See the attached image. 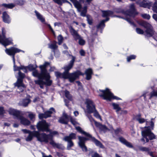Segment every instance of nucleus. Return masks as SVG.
<instances>
[{"label":"nucleus","mask_w":157,"mask_h":157,"mask_svg":"<svg viewBox=\"0 0 157 157\" xmlns=\"http://www.w3.org/2000/svg\"><path fill=\"white\" fill-rule=\"evenodd\" d=\"M49 64V63L45 62L43 65L40 66L41 69L40 73L38 72V71L35 70L32 72L33 75L38 78V80L34 81L35 83L39 85L42 89L44 88V85L50 86L52 83V81L50 79V76L46 68V66Z\"/></svg>","instance_id":"obj_1"},{"label":"nucleus","mask_w":157,"mask_h":157,"mask_svg":"<svg viewBox=\"0 0 157 157\" xmlns=\"http://www.w3.org/2000/svg\"><path fill=\"white\" fill-rule=\"evenodd\" d=\"M118 12L122 13L126 17L125 18H124L119 16H116V17L123 18L127 21L131 25H134V23L132 21L131 18L132 17H134L138 13L136 11L135 6L134 4H132L130 5L129 10L125 11L124 10H122Z\"/></svg>","instance_id":"obj_2"},{"label":"nucleus","mask_w":157,"mask_h":157,"mask_svg":"<svg viewBox=\"0 0 157 157\" xmlns=\"http://www.w3.org/2000/svg\"><path fill=\"white\" fill-rule=\"evenodd\" d=\"M6 52L9 56H12L13 58V62L14 64V71H19L21 69L23 70V71L25 72H26V69L25 67H17L15 65V55L16 53L19 52H24L16 48L12 47L6 49L5 50Z\"/></svg>","instance_id":"obj_3"},{"label":"nucleus","mask_w":157,"mask_h":157,"mask_svg":"<svg viewBox=\"0 0 157 157\" xmlns=\"http://www.w3.org/2000/svg\"><path fill=\"white\" fill-rule=\"evenodd\" d=\"M10 114L13 115L15 118L20 121L21 124L24 125H29L30 124V121L24 117L20 115V111L12 108H10L9 110Z\"/></svg>","instance_id":"obj_4"},{"label":"nucleus","mask_w":157,"mask_h":157,"mask_svg":"<svg viewBox=\"0 0 157 157\" xmlns=\"http://www.w3.org/2000/svg\"><path fill=\"white\" fill-rule=\"evenodd\" d=\"M85 103L86 105L88 113H94L95 117L101 120V116L95 109V105L93 102L90 99H86Z\"/></svg>","instance_id":"obj_5"},{"label":"nucleus","mask_w":157,"mask_h":157,"mask_svg":"<svg viewBox=\"0 0 157 157\" xmlns=\"http://www.w3.org/2000/svg\"><path fill=\"white\" fill-rule=\"evenodd\" d=\"M72 57V59L70 61L69 63L67 65H66L63 67L64 71L63 73H61L59 72H56L55 75L56 77L57 78H61L65 79L67 78L66 75V71H69L73 67L75 61V57L71 56Z\"/></svg>","instance_id":"obj_6"},{"label":"nucleus","mask_w":157,"mask_h":157,"mask_svg":"<svg viewBox=\"0 0 157 157\" xmlns=\"http://www.w3.org/2000/svg\"><path fill=\"white\" fill-rule=\"evenodd\" d=\"M76 129L80 133L83 134L88 137L90 138L91 141L94 142L95 145L100 147L104 148V146L102 144L99 140L96 139L94 137H93L90 134L83 131L81 128L78 126L76 127Z\"/></svg>","instance_id":"obj_7"},{"label":"nucleus","mask_w":157,"mask_h":157,"mask_svg":"<svg viewBox=\"0 0 157 157\" xmlns=\"http://www.w3.org/2000/svg\"><path fill=\"white\" fill-rule=\"evenodd\" d=\"M140 25L147 29L145 31L146 35L147 36H153L154 37L155 36H157V34L153 31V28L151 25L147 22L142 21Z\"/></svg>","instance_id":"obj_8"},{"label":"nucleus","mask_w":157,"mask_h":157,"mask_svg":"<svg viewBox=\"0 0 157 157\" xmlns=\"http://www.w3.org/2000/svg\"><path fill=\"white\" fill-rule=\"evenodd\" d=\"M36 137L37 140L41 142H44L46 143L48 142V140L51 139L52 137L50 135L46 134L45 133H40L38 131L36 132Z\"/></svg>","instance_id":"obj_9"},{"label":"nucleus","mask_w":157,"mask_h":157,"mask_svg":"<svg viewBox=\"0 0 157 157\" xmlns=\"http://www.w3.org/2000/svg\"><path fill=\"white\" fill-rule=\"evenodd\" d=\"M76 139V134L73 133L70 134L69 136H65L63 138V140L68 142L67 146V149L68 150H70L71 148L74 146V143L71 140Z\"/></svg>","instance_id":"obj_10"},{"label":"nucleus","mask_w":157,"mask_h":157,"mask_svg":"<svg viewBox=\"0 0 157 157\" xmlns=\"http://www.w3.org/2000/svg\"><path fill=\"white\" fill-rule=\"evenodd\" d=\"M150 128V127L149 126L148 128ZM151 130L150 129H146L141 132L142 135L143 137L145 138L146 142H148L149 141V140L147 138V136L148 137L150 140H152L155 139L156 136L151 132Z\"/></svg>","instance_id":"obj_11"},{"label":"nucleus","mask_w":157,"mask_h":157,"mask_svg":"<svg viewBox=\"0 0 157 157\" xmlns=\"http://www.w3.org/2000/svg\"><path fill=\"white\" fill-rule=\"evenodd\" d=\"M70 0L73 2L75 7L77 9L78 11L80 12V15L82 17H85L87 12V7L85 6L82 8L80 4L77 0Z\"/></svg>","instance_id":"obj_12"},{"label":"nucleus","mask_w":157,"mask_h":157,"mask_svg":"<svg viewBox=\"0 0 157 157\" xmlns=\"http://www.w3.org/2000/svg\"><path fill=\"white\" fill-rule=\"evenodd\" d=\"M36 126L39 131L48 132L49 131L48 124L44 120L39 121L37 123Z\"/></svg>","instance_id":"obj_13"},{"label":"nucleus","mask_w":157,"mask_h":157,"mask_svg":"<svg viewBox=\"0 0 157 157\" xmlns=\"http://www.w3.org/2000/svg\"><path fill=\"white\" fill-rule=\"evenodd\" d=\"M6 30L4 28L2 29V37L0 35V43L5 46L12 44V40L10 38H6L5 37Z\"/></svg>","instance_id":"obj_14"},{"label":"nucleus","mask_w":157,"mask_h":157,"mask_svg":"<svg viewBox=\"0 0 157 157\" xmlns=\"http://www.w3.org/2000/svg\"><path fill=\"white\" fill-rule=\"evenodd\" d=\"M102 13V16L106 18L105 20H102L98 25V28H103L104 27L105 22L108 21L109 19L108 17L109 16L112 17L113 13V12L110 11H103Z\"/></svg>","instance_id":"obj_15"},{"label":"nucleus","mask_w":157,"mask_h":157,"mask_svg":"<svg viewBox=\"0 0 157 157\" xmlns=\"http://www.w3.org/2000/svg\"><path fill=\"white\" fill-rule=\"evenodd\" d=\"M69 71H66V75L67 77L65 78V79L68 78L69 81L71 82H73L75 79H77L80 75H82L81 72L79 71L71 73H69Z\"/></svg>","instance_id":"obj_16"},{"label":"nucleus","mask_w":157,"mask_h":157,"mask_svg":"<svg viewBox=\"0 0 157 157\" xmlns=\"http://www.w3.org/2000/svg\"><path fill=\"white\" fill-rule=\"evenodd\" d=\"M53 112H56L55 109L53 107L50 108L49 109L44 112V113H39V117L40 119H42L43 118H47L51 117V115Z\"/></svg>","instance_id":"obj_17"},{"label":"nucleus","mask_w":157,"mask_h":157,"mask_svg":"<svg viewBox=\"0 0 157 157\" xmlns=\"http://www.w3.org/2000/svg\"><path fill=\"white\" fill-rule=\"evenodd\" d=\"M100 91L103 94L101 97H103L104 98H117L108 88L105 90H100Z\"/></svg>","instance_id":"obj_18"},{"label":"nucleus","mask_w":157,"mask_h":157,"mask_svg":"<svg viewBox=\"0 0 157 157\" xmlns=\"http://www.w3.org/2000/svg\"><path fill=\"white\" fill-rule=\"evenodd\" d=\"M119 141L122 144H124L127 147L130 148H133V146L128 141L124 138L121 137L119 138Z\"/></svg>","instance_id":"obj_19"},{"label":"nucleus","mask_w":157,"mask_h":157,"mask_svg":"<svg viewBox=\"0 0 157 157\" xmlns=\"http://www.w3.org/2000/svg\"><path fill=\"white\" fill-rule=\"evenodd\" d=\"M136 3L139 5L140 7L144 8H147L150 9L152 5V3L151 2H146V1L140 2H137Z\"/></svg>","instance_id":"obj_20"},{"label":"nucleus","mask_w":157,"mask_h":157,"mask_svg":"<svg viewBox=\"0 0 157 157\" xmlns=\"http://www.w3.org/2000/svg\"><path fill=\"white\" fill-rule=\"evenodd\" d=\"M50 144L53 147H56L57 148L63 150L64 149V147L61 144L56 143L53 140H52L50 142Z\"/></svg>","instance_id":"obj_21"},{"label":"nucleus","mask_w":157,"mask_h":157,"mask_svg":"<svg viewBox=\"0 0 157 157\" xmlns=\"http://www.w3.org/2000/svg\"><path fill=\"white\" fill-rule=\"evenodd\" d=\"M2 18L3 21L5 23H9L10 22L9 16L6 12H3L2 13Z\"/></svg>","instance_id":"obj_22"},{"label":"nucleus","mask_w":157,"mask_h":157,"mask_svg":"<svg viewBox=\"0 0 157 157\" xmlns=\"http://www.w3.org/2000/svg\"><path fill=\"white\" fill-rule=\"evenodd\" d=\"M36 131H34L31 132V133L29 134V135L25 138L26 141L27 142L30 141L32 140L33 137H36V135H35V134H36Z\"/></svg>","instance_id":"obj_23"},{"label":"nucleus","mask_w":157,"mask_h":157,"mask_svg":"<svg viewBox=\"0 0 157 157\" xmlns=\"http://www.w3.org/2000/svg\"><path fill=\"white\" fill-rule=\"evenodd\" d=\"M15 86L17 87L18 88H20L21 87H22L23 88H25V86L22 83V80L20 79V78H17V82L14 83Z\"/></svg>","instance_id":"obj_24"},{"label":"nucleus","mask_w":157,"mask_h":157,"mask_svg":"<svg viewBox=\"0 0 157 157\" xmlns=\"http://www.w3.org/2000/svg\"><path fill=\"white\" fill-rule=\"evenodd\" d=\"M70 32L71 34L73 36L74 39L76 40H77V38L80 36V35L78 34L77 32L74 29L71 28L70 29Z\"/></svg>","instance_id":"obj_25"},{"label":"nucleus","mask_w":157,"mask_h":157,"mask_svg":"<svg viewBox=\"0 0 157 157\" xmlns=\"http://www.w3.org/2000/svg\"><path fill=\"white\" fill-rule=\"evenodd\" d=\"M145 122L146 126H145V128H146V129H149L148 128L149 126L150 127V129L153 130L154 129V123L152 121H151V122H149L147 121L146 120Z\"/></svg>","instance_id":"obj_26"},{"label":"nucleus","mask_w":157,"mask_h":157,"mask_svg":"<svg viewBox=\"0 0 157 157\" xmlns=\"http://www.w3.org/2000/svg\"><path fill=\"white\" fill-rule=\"evenodd\" d=\"M30 102V99H23L22 101L20 102L19 103V105H23L24 106L26 107Z\"/></svg>","instance_id":"obj_27"},{"label":"nucleus","mask_w":157,"mask_h":157,"mask_svg":"<svg viewBox=\"0 0 157 157\" xmlns=\"http://www.w3.org/2000/svg\"><path fill=\"white\" fill-rule=\"evenodd\" d=\"M136 120L138 121L139 123L142 124L146 121V119L141 117V115L139 114L135 117Z\"/></svg>","instance_id":"obj_28"},{"label":"nucleus","mask_w":157,"mask_h":157,"mask_svg":"<svg viewBox=\"0 0 157 157\" xmlns=\"http://www.w3.org/2000/svg\"><path fill=\"white\" fill-rule=\"evenodd\" d=\"M85 73L86 75V79L87 80L90 79L92 74V70L90 68L87 69L85 71Z\"/></svg>","instance_id":"obj_29"},{"label":"nucleus","mask_w":157,"mask_h":157,"mask_svg":"<svg viewBox=\"0 0 157 157\" xmlns=\"http://www.w3.org/2000/svg\"><path fill=\"white\" fill-rule=\"evenodd\" d=\"M78 145L82 149L83 151L86 152L87 151V147L85 145V143L79 140Z\"/></svg>","instance_id":"obj_30"},{"label":"nucleus","mask_w":157,"mask_h":157,"mask_svg":"<svg viewBox=\"0 0 157 157\" xmlns=\"http://www.w3.org/2000/svg\"><path fill=\"white\" fill-rule=\"evenodd\" d=\"M98 126L100 130L102 131L105 132L109 130V129L105 125H102L100 123H98Z\"/></svg>","instance_id":"obj_31"},{"label":"nucleus","mask_w":157,"mask_h":157,"mask_svg":"<svg viewBox=\"0 0 157 157\" xmlns=\"http://www.w3.org/2000/svg\"><path fill=\"white\" fill-rule=\"evenodd\" d=\"M15 4L13 3H10L9 4H3L1 5L0 6H4V7L8 8V9H12L15 6Z\"/></svg>","instance_id":"obj_32"},{"label":"nucleus","mask_w":157,"mask_h":157,"mask_svg":"<svg viewBox=\"0 0 157 157\" xmlns=\"http://www.w3.org/2000/svg\"><path fill=\"white\" fill-rule=\"evenodd\" d=\"M57 42L56 41H54L51 44H48V48L53 50H55L57 49L58 48V46L57 45Z\"/></svg>","instance_id":"obj_33"},{"label":"nucleus","mask_w":157,"mask_h":157,"mask_svg":"<svg viewBox=\"0 0 157 157\" xmlns=\"http://www.w3.org/2000/svg\"><path fill=\"white\" fill-rule=\"evenodd\" d=\"M35 12L38 19L40 20L42 22L45 21L44 18L42 16L41 14L36 10L35 11Z\"/></svg>","instance_id":"obj_34"},{"label":"nucleus","mask_w":157,"mask_h":157,"mask_svg":"<svg viewBox=\"0 0 157 157\" xmlns=\"http://www.w3.org/2000/svg\"><path fill=\"white\" fill-rule=\"evenodd\" d=\"M112 105L113 107V109L116 110V112L117 113H118L121 109V108L119 107V105L117 104L113 103H112Z\"/></svg>","instance_id":"obj_35"},{"label":"nucleus","mask_w":157,"mask_h":157,"mask_svg":"<svg viewBox=\"0 0 157 157\" xmlns=\"http://www.w3.org/2000/svg\"><path fill=\"white\" fill-rule=\"evenodd\" d=\"M37 67V66L36 65H34L32 64H30L27 67H25L26 69V72H27V69H28L30 71H34Z\"/></svg>","instance_id":"obj_36"},{"label":"nucleus","mask_w":157,"mask_h":157,"mask_svg":"<svg viewBox=\"0 0 157 157\" xmlns=\"http://www.w3.org/2000/svg\"><path fill=\"white\" fill-rule=\"evenodd\" d=\"M68 121L67 120L63 117H60L58 120V122L62 124H68Z\"/></svg>","instance_id":"obj_37"},{"label":"nucleus","mask_w":157,"mask_h":157,"mask_svg":"<svg viewBox=\"0 0 157 157\" xmlns=\"http://www.w3.org/2000/svg\"><path fill=\"white\" fill-rule=\"evenodd\" d=\"M138 148L139 150L140 151H145L147 153L149 151H150V149L149 147L139 146Z\"/></svg>","instance_id":"obj_38"},{"label":"nucleus","mask_w":157,"mask_h":157,"mask_svg":"<svg viewBox=\"0 0 157 157\" xmlns=\"http://www.w3.org/2000/svg\"><path fill=\"white\" fill-rule=\"evenodd\" d=\"M54 2L59 5H61L65 2L70 3L67 0H54Z\"/></svg>","instance_id":"obj_39"},{"label":"nucleus","mask_w":157,"mask_h":157,"mask_svg":"<svg viewBox=\"0 0 157 157\" xmlns=\"http://www.w3.org/2000/svg\"><path fill=\"white\" fill-rule=\"evenodd\" d=\"M77 40H78V43L81 45H83L85 44V41L80 36L79 37L77 38Z\"/></svg>","instance_id":"obj_40"},{"label":"nucleus","mask_w":157,"mask_h":157,"mask_svg":"<svg viewBox=\"0 0 157 157\" xmlns=\"http://www.w3.org/2000/svg\"><path fill=\"white\" fill-rule=\"evenodd\" d=\"M79 140L85 143L86 141L90 140V139L87 138L85 137L80 136H78Z\"/></svg>","instance_id":"obj_41"},{"label":"nucleus","mask_w":157,"mask_h":157,"mask_svg":"<svg viewBox=\"0 0 157 157\" xmlns=\"http://www.w3.org/2000/svg\"><path fill=\"white\" fill-rule=\"evenodd\" d=\"M153 11L157 13V0H156L152 6Z\"/></svg>","instance_id":"obj_42"},{"label":"nucleus","mask_w":157,"mask_h":157,"mask_svg":"<svg viewBox=\"0 0 157 157\" xmlns=\"http://www.w3.org/2000/svg\"><path fill=\"white\" fill-rule=\"evenodd\" d=\"M153 11L157 13V0H156L152 6Z\"/></svg>","instance_id":"obj_43"},{"label":"nucleus","mask_w":157,"mask_h":157,"mask_svg":"<svg viewBox=\"0 0 157 157\" xmlns=\"http://www.w3.org/2000/svg\"><path fill=\"white\" fill-rule=\"evenodd\" d=\"M58 44L59 45L61 44L63 40V37L61 35H59L58 36Z\"/></svg>","instance_id":"obj_44"},{"label":"nucleus","mask_w":157,"mask_h":157,"mask_svg":"<svg viewBox=\"0 0 157 157\" xmlns=\"http://www.w3.org/2000/svg\"><path fill=\"white\" fill-rule=\"evenodd\" d=\"M25 2L23 0H17L15 1V4L21 6L24 4Z\"/></svg>","instance_id":"obj_45"},{"label":"nucleus","mask_w":157,"mask_h":157,"mask_svg":"<svg viewBox=\"0 0 157 157\" xmlns=\"http://www.w3.org/2000/svg\"><path fill=\"white\" fill-rule=\"evenodd\" d=\"M121 129L119 128L114 130V133L116 135L118 136V134L121 133Z\"/></svg>","instance_id":"obj_46"},{"label":"nucleus","mask_w":157,"mask_h":157,"mask_svg":"<svg viewBox=\"0 0 157 157\" xmlns=\"http://www.w3.org/2000/svg\"><path fill=\"white\" fill-rule=\"evenodd\" d=\"M58 134V132L56 131H53L52 132H51L49 134H48V135H50L51 137V139H50V140L52 141V140H53V136L54 135H57Z\"/></svg>","instance_id":"obj_47"},{"label":"nucleus","mask_w":157,"mask_h":157,"mask_svg":"<svg viewBox=\"0 0 157 157\" xmlns=\"http://www.w3.org/2000/svg\"><path fill=\"white\" fill-rule=\"evenodd\" d=\"M86 17L87 18V20L88 24L90 25H91L92 23V20L91 17L88 15Z\"/></svg>","instance_id":"obj_48"},{"label":"nucleus","mask_w":157,"mask_h":157,"mask_svg":"<svg viewBox=\"0 0 157 157\" xmlns=\"http://www.w3.org/2000/svg\"><path fill=\"white\" fill-rule=\"evenodd\" d=\"M141 15L143 18L147 19H149L151 17L149 15L146 13L142 14Z\"/></svg>","instance_id":"obj_49"},{"label":"nucleus","mask_w":157,"mask_h":157,"mask_svg":"<svg viewBox=\"0 0 157 157\" xmlns=\"http://www.w3.org/2000/svg\"><path fill=\"white\" fill-rule=\"evenodd\" d=\"M136 31L137 33L140 34H143L144 33L143 30L139 28H137L136 29Z\"/></svg>","instance_id":"obj_50"},{"label":"nucleus","mask_w":157,"mask_h":157,"mask_svg":"<svg viewBox=\"0 0 157 157\" xmlns=\"http://www.w3.org/2000/svg\"><path fill=\"white\" fill-rule=\"evenodd\" d=\"M136 56L134 55H132L130 56L129 57H128L127 58V61L129 62L130 60L132 59H134L136 58Z\"/></svg>","instance_id":"obj_51"},{"label":"nucleus","mask_w":157,"mask_h":157,"mask_svg":"<svg viewBox=\"0 0 157 157\" xmlns=\"http://www.w3.org/2000/svg\"><path fill=\"white\" fill-rule=\"evenodd\" d=\"M157 97V91H152L150 94V97Z\"/></svg>","instance_id":"obj_52"},{"label":"nucleus","mask_w":157,"mask_h":157,"mask_svg":"<svg viewBox=\"0 0 157 157\" xmlns=\"http://www.w3.org/2000/svg\"><path fill=\"white\" fill-rule=\"evenodd\" d=\"M19 76L17 78H20L22 80L23 78L24 77L25 75L23 73H22L20 71L18 72Z\"/></svg>","instance_id":"obj_53"},{"label":"nucleus","mask_w":157,"mask_h":157,"mask_svg":"<svg viewBox=\"0 0 157 157\" xmlns=\"http://www.w3.org/2000/svg\"><path fill=\"white\" fill-rule=\"evenodd\" d=\"M35 115L33 114V113H30L29 114L28 116L30 120L31 121H33V119L35 118Z\"/></svg>","instance_id":"obj_54"},{"label":"nucleus","mask_w":157,"mask_h":157,"mask_svg":"<svg viewBox=\"0 0 157 157\" xmlns=\"http://www.w3.org/2000/svg\"><path fill=\"white\" fill-rule=\"evenodd\" d=\"M72 99H64V101L65 103V105L68 106L69 105L68 103L70 101H72Z\"/></svg>","instance_id":"obj_55"},{"label":"nucleus","mask_w":157,"mask_h":157,"mask_svg":"<svg viewBox=\"0 0 157 157\" xmlns=\"http://www.w3.org/2000/svg\"><path fill=\"white\" fill-rule=\"evenodd\" d=\"M65 97L67 98H70L71 96L69 93V92L67 90H66L65 91Z\"/></svg>","instance_id":"obj_56"},{"label":"nucleus","mask_w":157,"mask_h":157,"mask_svg":"<svg viewBox=\"0 0 157 157\" xmlns=\"http://www.w3.org/2000/svg\"><path fill=\"white\" fill-rule=\"evenodd\" d=\"M70 121L71 123L73 125H75L76 124L75 121L72 117H70Z\"/></svg>","instance_id":"obj_57"},{"label":"nucleus","mask_w":157,"mask_h":157,"mask_svg":"<svg viewBox=\"0 0 157 157\" xmlns=\"http://www.w3.org/2000/svg\"><path fill=\"white\" fill-rule=\"evenodd\" d=\"M70 116H68V115L66 113H63V117L65 119H66L68 121L69 119H70Z\"/></svg>","instance_id":"obj_58"},{"label":"nucleus","mask_w":157,"mask_h":157,"mask_svg":"<svg viewBox=\"0 0 157 157\" xmlns=\"http://www.w3.org/2000/svg\"><path fill=\"white\" fill-rule=\"evenodd\" d=\"M22 131L25 133L29 134L30 133H31V132H32V131H31L29 130H27L26 129H23L22 130Z\"/></svg>","instance_id":"obj_59"},{"label":"nucleus","mask_w":157,"mask_h":157,"mask_svg":"<svg viewBox=\"0 0 157 157\" xmlns=\"http://www.w3.org/2000/svg\"><path fill=\"white\" fill-rule=\"evenodd\" d=\"M4 111L3 108L2 107H0V115H2L4 114Z\"/></svg>","instance_id":"obj_60"},{"label":"nucleus","mask_w":157,"mask_h":157,"mask_svg":"<svg viewBox=\"0 0 157 157\" xmlns=\"http://www.w3.org/2000/svg\"><path fill=\"white\" fill-rule=\"evenodd\" d=\"M92 157H102L100 156L98 154L95 152L93 155H92Z\"/></svg>","instance_id":"obj_61"},{"label":"nucleus","mask_w":157,"mask_h":157,"mask_svg":"<svg viewBox=\"0 0 157 157\" xmlns=\"http://www.w3.org/2000/svg\"><path fill=\"white\" fill-rule=\"evenodd\" d=\"M79 53L81 56H84L85 55V52L82 49H81Z\"/></svg>","instance_id":"obj_62"},{"label":"nucleus","mask_w":157,"mask_h":157,"mask_svg":"<svg viewBox=\"0 0 157 157\" xmlns=\"http://www.w3.org/2000/svg\"><path fill=\"white\" fill-rule=\"evenodd\" d=\"M41 154H42V157H52L50 155H45V153L43 152H41Z\"/></svg>","instance_id":"obj_63"},{"label":"nucleus","mask_w":157,"mask_h":157,"mask_svg":"<svg viewBox=\"0 0 157 157\" xmlns=\"http://www.w3.org/2000/svg\"><path fill=\"white\" fill-rule=\"evenodd\" d=\"M153 18L157 22V14H154L152 16Z\"/></svg>","instance_id":"obj_64"}]
</instances>
